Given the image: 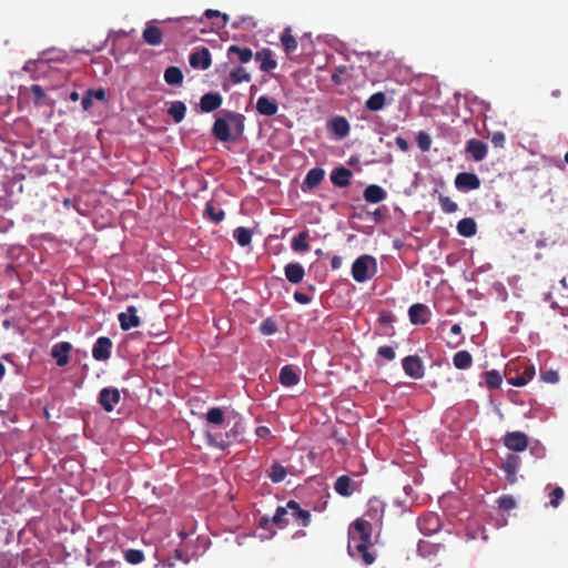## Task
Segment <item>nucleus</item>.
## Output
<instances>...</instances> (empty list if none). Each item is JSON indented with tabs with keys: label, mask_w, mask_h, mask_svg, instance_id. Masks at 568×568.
Instances as JSON below:
<instances>
[{
	"label": "nucleus",
	"mask_w": 568,
	"mask_h": 568,
	"mask_svg": "<svg viewBox=\"0 0 568 568\" xmlns=\"http://www.w3.org/2000/svg\"><path fill=\"white\" fill-rule=\"evenodd\" d=\"M71 344L68 342H60L51 349V356L55 358L58 366H64L69 363V352Z\"/></svg>",
	"instance_id": "obj_22"
},
{
	"label": "nucleus",
	"mask_w": 568,
	"mask_h": 568,
	"mask_svg": "<svg viewBox=\"0 0 568 568\" xmlns=\"http://www.w3.org/2000/svg\"><path fill=\"white\" fill-rule=\"evenodd\" d=\"M353 173L344 166L335 168L331 173V181L335 186L346 187L351 184Z\"/></svg>",
	"instance_id": "obj_21"
},
{
	"label": "nucleus",
	"mask_w": 568,
	"mask_h": 568,
	"mask_svg": "<svg viewBox=\"0 0 568 568\" xmlns=\"http://www.w3.org/2000/svg\"><path fill=\"white\" fill-rule=\"evenodd\" d=\"M372 532V524L363 518L356 519L348 528V554L365 565H372L375 561V556L369 551L373 545Z\"/></svg>",
	"instance_id": "obj_1"
},
{
	"label": "nucleus",
	"mask_w": 568,
	"mask_h": 568,
	"mask_svg": "<svg viewBox=\"0 0 568 568\" xmlns=\"http://www.w3.org/2000/svg\"><path fill=\"white\" fill-rule=\"evenodd\" d=\"M465 151L471 156L474 161L480 162L486 158L488 148L483 141L470 139L466 143Z\"/></svg>",
	"instance_id": "obj_14"
},
{
	"label": "nucleus",
	"mask_w": 568,
	"mask_h": 568,
	"mask_svg": "<svg viewBox=\"0 0 568 568\" xmlns=\"http://www.w3.org/2000/svg\"><path fill=\"white\" fill-rule=\"evenodd\" d=\"M233 237L240 246H247L252 241V232L243 226L234 230Z\"/></svg>",
	"instance_id": "obj_41"
},
{
	"label": "nucleus",
	"mask_w": 568,
	"mask_h": 568,
	"mask_svg": "<svg viewBox=\"0 0 568 568\" xmlns=\"http://www.w3.org/2000/svg\"><path fill=\"white\" fill-rule=\"evenodd\" d=\"M0 568H14L7 555H0Z\"/></svg>",
	"instance_id": "obj_64"
},
{
	"label": "nucleus",
	"mask_w": 568,
	"mask_h": 568,
	"mask_svg": "<svg viewBox=\"0 0 568 568\" xmlns=\"http://www.w3.org/2000/svg\"><path fill=\"white\" fill-rule=\"evenodd\" d=\"M485 385L488 389L499 388L503 382L501 374L497 369L487 371L483 374Z\"/></svg>",
	"instance_id": "obj_33"
},
{
	"label": "nucleus",
	"mask_w": 568,
	"mask_h": 568,
	"mask_svg": "<svg viewBox=\"0 0 568 568\" xmlns=\"http://www.w3.org/2000/svg\"><path fill=\"white\" fill-rule=\"evenodd\" d=\"M408 315L414 325H424L430 321V310L425 304H413L408 310Z\"/></svg>",
	"instance_id": "obj_10"
},
{
	"label": "nucleus",
	"mask_w": 568,
	"mask_h": 568,
	"mask_svg": "<svg viewBox=\"0 0 568 568\" xmlns=\"http://www.w3.org/2000/svg\"><path fill=\"white\" fill-rule=\"evenodd\" d=\"M284 273L286 280L293 284L302 282L305 275L304 267L300 263H288L284 267Z\"/></svg>",
	"instance_id": "obj_25"
},
{
	"label": "nucleus",
	"mask_w": 568,
	"mask_h": 568,
	"mask_svg": "<svg viewBox=\"0 0 568 568\" xmlns=\"http://www.w3.org/2000/svg\"><path fill=\"white\" fill-rule=\"evenodd\" d=\"M226 118L229 119L231 125L234 126V129H235L234 136H236V139H237L240 135H242V133L244 131V115L241 113L229 112L226 114Z\"/></svg>",
	"instance_id": "obj_39"
},
{
	"label": "nucleus",
	"mask_w": 568,
	"mask_h": 568,
	"mask_svg": "<svg viewBox=\"0 0 568 568\" xmlns=\"http://www.w3.org/2000/svg\"><path fill=\"white\" fill-rule=\"evenodd\" d=\"M294 300L300 304H308L311 302V296L302 292L294 293Z\"/></svg>",
	"instance_id": "obj_59"
},
{
	"label": "nucleus",
	"mask_w": 568,
	"mask_h": 568,
	"mask_svg": "<svg viewBox=\"0 0 568 568\" xmlns=\"http://www.w3.org/2000/svg\"><path fill=\"white\" fill-rule=\"evenodd\" d=\"M287 475V470L281 464H273L268 477L273 483H281Z\"/></svg>",
	"instance_id": "obj_46"
},
{
	"label": "nucleus",
	"mask_w": 568,
	"mask_h": 568,
	"mask_svg": "<svg viewBox=\"0 0 568 568\" xmlns=\"http://www.w3.org/2000/svg\"><path fill=\"white\" fill-rule=\"evenodd\" d=\"M149 335L152 337L158 338L156 344H163L168 341V337H164L166 335V324L160 323L159 325L152 324L149 329Z\"/></svg>",
	"instance_id": "obj_42"
},
{
	"label": "nucleus",
	"mask_w": 568,
	"mask_h": 568,
	"mask_svg": "<svg viewBox=\"0 0 568 568\" xmlns=\"http://www.w3.org/2000/svg\"><path fill=\"white\" fill-rule=\"evenodd\" d=\"M363 196L366 202L376 204L384 201L387 197V193L382 186L371 184L364 190Z\"/></svg>",
	"instance_id": "obj_23"
},
{
	"label": "nucleus",
	"mask_w": 568,
	"mask_h": 568,
	"mask_svg": "<svg viewBox=\"0 0 568 568\" xmlns=\"http://www.w3.org/2000/svg\"><path fill=\"white\" fill-rule=\"evenodd\" d=\"M307 239H308V232L307 231H303V232H300L296 236L293 237L292 240V248L296 252H306L310 250V245L307 243Z\"/></svg>",
	"instance_id": "obj_35"
},
{
	"label": "nucleus",
	"mask_w": 568,
	"mask_h": 568,
	"mask_svg": "<svg viewBox=\"0 0 568 568\" xmlns=\"http://www.w3.org/2000/svg\"><path fill=\"white\" fill-rule=\"evenodd\" d=\"M438 202L444 213L450 214L455 213L458 210L457 203L454 202L449 196H446L444 194L438 195Z\"/></svg>",
	"instance_id": "obj_44"
},
{
	"label": "nucleus",
	"mask_w": 568,
	"mask_h": 568,
	"mask_svg": "<svg viewBox=\"0 0 568 568\" xmlns=\"http://www.w3.org/2000/svg\"><path fill=\"white\" fill-rule=\"evenodd\" d=\"M87 92L95 100L108 102V93L106 90L103 88L99 89H89Z\"/></svg>",
	"instance_id": "obj_54"
},
{
	"label": "nucleus",
	"mask_w": 568,
	"mask_h": 568,
	"mask_svg": "<svg viewBox=\"0 0 568 568\" xmlns=\"http://www.w3.org/2000/svg\"><path fill=\"white\" fill-rule=\"evenodd\" d=\"M454 183L455 187L463 192L477 190L481 184L480 179L475 173L470 172L458 173Z\"/></svg>",
	"instance_id": "obj_6"
},
{
	"label": "nucleus",
	"mask_w": 568,
	"mask_h": 568,
	"mask_svg": "<svg viewBox=\"0 0 568 568\" xmlns=\"http://www.w3.org/2000/svg\"><path fill=\"white\" fill-rule=\"evenodd\" d=\"M405 374L414 379H420L424 376L425 369L423 362L417 355H409L402 361Z\"/></svg>",
	"instance_id": "obj_5"
},
{
	"label": "nucleus",
	"mask_w": 568,
	"mask_h": 568,
	"mask_svg": "<svg viewBox=\"0 0 568 568\" xmlns=\"http://www.w3.org/2000/svg\"><path fill=\"white\" fill-rule=\"evenodd\" d=\"M453 364L457 369H467L473 364V356L468 351H459L454 354Z\"/></svg>",
	"instance_id": "obj_31"
},
{
	"label": "nucleus",
	"mask_w": 568,
	"mask_h": 568,
	"mask_svg": "<svg viewBox=\"0 0 568 568\" xmlns=\"http://www.w3.org/2000/svg\"><path fill=\"white\" fill-rule=\"evenodd\" d=\"M417 143L422 151H428L432 145V139L426 132L420 131L417 135Z\"/></svg>",
	"instance_id": "obj_51"
},
{
	"label": "nucleus",
	"mask_w": 568,
	"mask_h": 568,
	"mask_svg": "<svg viewBox=\"0 0 568 568\" xmlns=\"http://www.w3.org/2000/svg\"><path fill=\"white\" fill-rule=\"evenodd\" d=\"M496 503L500 511H509L517 505L516 499L511 495H503Z\"/></svg>",
	"instance_id": "obj_45"
},
{
	"label": "nucleus",
	"mask_w": 568,
	"mask_h": 568,
	"mask_svg": "<svg viewBox=\"0 0 568 568\" xmlns=\"http://www.w3.org/2000/svg\"><path fill=\"white\" fill-rule=\"evenodd\" d=\"M183 72L178 67H169L164 71V81L169 85H180L183 82Z\"/></svg>",
	"instance_id": "obj_32"
},
{
	"label": "nucleus",
	"mask_w": 568,
	"mask_h": 568,
	"mask_svg": "<svg viewBox=\"0 0 568 568\" xmlns=\"http://www.w3.org/2000/svg\"><path fill=\"white\" fill-rule=\"evenodd\" d=\"M326 125L337 139H344L349 134L351 125L344 116L336 115L329 119Z\"/></svg>",
	"instance_id": "obj_11"
},
{
	"label": "nucleus",
	"mask_w": 568,
	"mask_h": 568,
	"mask_svg": "<svg viewBox=\"0 0 568 568\" xmlns=\"http://www.w3.org/2000/svg\"><path fill=\"white\" fill-rule=\"evenodd\" d=\"M395 143L398 146V149L402 150L403 152H407L409 150V143L403 136H396Z\"/></svg>",
	"instance_id": "obj_60"
},
{
	"label": "nucleus",
	"mask_w": 568,
	"mask_h": 568,
	"mask_svg": "<svg viewBox=\"0 0 568 568\" xmlns=\"http://www.w3.org/2000/svg\"><path fill=\"white\" fill-rule=\"evenodd\" d=\"M223 102L222 95L217 92L205 93L201 97L200 108L203 112H212L221 106Z\"/></svg>",
	"instance_id": "obj_18"
},
{
	"label": "nucleus",
	"mask_w": 568,
	"mask_h": 568,
	"mask_svg": "<svg viewBox=\"0 0 568 568\" xmlns=\"http://www.w3.org/2000/svg\"><path fill=\"white\" fill-rule=\"evenodd\" d=\"M367 471L365 464H358V470L351 471L348 475L352 476L355 479H361L363 475H365Z\"/></svg>",
	"instance_id": "obj_62"
},
{
	"label": "nucleus",
	"mask_w": 568,
	"mask_h": 568,
	"mask_svg": "<svg viewBox=\"0 0 568 568\" xmlns=\"http://www.w3.org/2000/svg\"><path fill=\"white\" fill-rule=\"evenodd\" d=\"M31 92L34 97L36 104H40L41 100L45 97L44 90L39 84L31 85Z\"/></svg>",
	"instance_id": "obj_57"
},
{
	"label": "nucleus",
	"mask_w": 568,
	"mask_h": 568,
	"mask_svg": "<svg viewBox=\"0 0 568 568\" xmlns=\"http://www.w3.org/2000/svg\"><path fill=\"white\" fill-rule=\"evenodd\" d=\"M112 341L106 336H100L93 347L92 356L97 361H108L111 356Z\"/></svg>",
	"instance_id": "obj_12"
},
{
	"label": "nucleus",
	"mask_w": 568,
	"mask_h": 568,
	"mask_svg": "<svg viewBox=\"0 0 568 568\" xmlns=\"http://www.w3.org/2000/svg\"><path fill=\"white\" fill-rule=\"evenodd\" d=\"M530 452L536 458H544L545 456V448L539 444H535L534 446H531Z\"/></svg>",
	"instance_id": "obj_61"
},
{
	"label": "nucleus",
	"mask_w": 568,
	"mask_h": 568,
	"mask_svg": "<svg viewBox=\"0 0 568 568\" xmlns=\"http://www.w3.org/2000/svg\"><path fill=\"white\" fill-rule=\"evenodd\" d=\"M118 318L121 328L124 331L136 327L140 324V317L134 306H129L125 312L119 314Z\"/></svg>",
	"instance_id": "obj_17"
},
{
	"label": "nucleus",
	"mask_w": 568,
	"mask_h": 568,
	"mask_svg": "<svg viewBox=\"0 0 568 568\" xmlns=\"http://www.w3.org/2000/svg\"><path fill=\"white\" fill-rule=\"evenodd\" d=\"M418 527L424 535H433L440 528L439 518L435 515L422 516L418 519Z\"/></svg>",
	"instance_id": "obj_20"
},
{
	"label": "nucleus",
	"mask_w": 568,
	"mask_h": 568,
	"mask_svg": "<svg viewBox=\"0 0 568 568\" xmlns=\"http://www.w3.org/2000/svg\"><path fill=\"white\" fill-rule=\"evenodd\" d=\"M377 272V263L375 257L371 255H361L357 257L352 265L353 278L363 283L371 280Z\"/></svg>",
	"instance_id": "obj_3"
},
{
	"label": "nucleus",
	"mask_w": 568,
	"mask_h": 568,
	"mask_svg": "<svg viewBox=\"0 0 568 568\" xmlns=\"http://www.w3.org/2000/svg\"><path fill=\"white\" fill-rule=\"evenodd\" d=\"M549 497H550L549 505L554 508L558 507L564 497L562 488L556 487L555 489L551 490V493L549 494Z\"/></svg>",
	"instance_id": "obj_52"
},
{
	"label": "nucleus",
	"mask_w": 568,
	"mask_h": 568,
	"mask_svg": "<svg viewBox=\"0 0 568 568\" xmlns=\"http://www.w3.org/2000/svg\"><path fill=\"white\" fill-rule=\"evenodd\" d=\"M230 81L233 84L250 82L251 74L243 67H236L230 72Z\"/></svg>",
	"instance_id": "obj_40"
},
{
	"label": "nucleus",
	"mask_w": 568,
	"mask_h": 568,
	"mask_svg": "<svg viewBox=\"0 0 568 568\" xmlns=\"http://www.w3.org/2000/svg\"><path fill=\"white\" fill-rule=\"evenodd\" d=\"M224 419H225L224 412L220 407L210 408L206 413V420L210 424L221 425V424H223Z\"/></svg>",
	"instance_id": "obj_43"
},
{
	"label": "nucleus",
	"mask_w": 568,
	"mask_h": 568,
	"mask_svg": "<svg viewBox=\"0 0 568 568\" xmlns=\"http://www.w3.org/2000/svg\"><path fill=\"white\" fill-rule=\"evenodd\" d=\"M255 108H256V111L261 115H265V116H273L278 111V105H277L276 100L273 98H270L267 95L260 97L257 99Z\"/></svg>",
	"instance_id": "obj_16"
},
{
	"label": "nucleus",
	"mask_w": 568,
	"mask_h": 568,
	"mask_svg": "<svg viewBox=\"0 0 568 568\" xmlns=\"http://www.w3.org/2000/svg\"><path fill=\"white\" fill-rule=\"evenodd\" d=\"M325 171L322 168L311 169L304 179V185L310 190L314 189L323 181Z\"/></svg>",
	"instance_id": "obj_28"
},
{
	"label": "nucleus",
	"mask_w": 568,
	"mask_h": 568,
	"mask_svg": "<svg viewBox=\"0 0 568 568\" xmlns=\"http://www.w3.org/2000/svg\"><path fill=\"white\" fill-rule=\"evenodd\" d=\"M377 354L387 361H393L395 358V351L390 346H381Z\"/></svg>",
	"instance_id": "obj_56"
},
{
	"label": "nucleus",
	"mask_w": 568,
	"mask_h": 568,
	"mask_svg": "<svg viewBox=\"0 0 568 568\" xmlns=\"http://www.w3.org/2000/svg\"><path fill=\"white\" fill-rule=\"evenodd\" d=\"M271 434V430L266 426H258L256 428V435L261 438H265Z\"/></svg>",
	"instance_id": "obj_63"
},
{
	"label": "nucleus",
	"mask_w": 568,
	"mask_h": 568,
	"mask_svg": "<svg viewBox=\"0 0 568 568\" xmlns=\"http://www.w3.org/2000/svg\"><path fill=\"white\" fill-rule=\"evenodd\" d=\"M457 232L464 237H471L477 232V224L473 217H464L457 223Z\"/></svg>",
	"instance_id": "obj_27"
},
{
	"label": "nucleus",
	"mask_w": 568,
	"mask_h": 568,
	"mask_svg": "<svg viewBox=\"0 0 568 568\" xmlns=\"http://www.w3.org/2000/svg\"><path fill=\"white\" fill-rule=\"evenodd\" d=\"M229 119L217 118L213 124L212 133L221 142L235 141L236 136L231 133Z\"/></svg>",
	"instance_id": "obj_8"
},
{
	"label": "nucleus",
	"mask_w": 568,
	"mask_h": 568,
	"mask_svg": "<svg viewBox=\"0 0 568 568\" xmlns=\"http://www.w3.org/2000/svg\"><path fill=\"white\" fill-rule=\"evenodd\" d=\"M288 510L290 508H287V504L285 506H278L272 518V523L278 526L280 528L286 527L288 525Z\"/></svg>",
	"instance_id": "obj_38"
},
{
	"label": "nucleus",
	"mask_w": 568,
	"mask_h": 568,
	"mask_svg": "<svg viewBox=\"0 0 568 568\" xmlns=\"http://www.w3.org/2000/svg\"><path fill=\"white\" fill-rule=\"evenodd\" d=\"M120 400V393L116 388H103L99 394V403L106 412H112Z\"/></svg>",
	"instance_id": "obj_15"
},
{
	"label": "nucleus",
	"mask_w": 568,
	"mask_h": 568,
	"mask_svg": "<svg viewBox=\"0 0 568 568\" xmlns=\"http://www.w3.org/2000/svg\"><path fill=\"white\" fill-rule=\"evenodd\" d=\"M92 104H93V98L88 92H85V94L83 95V98L81 100L82 109L84 111H88L92 108Z\"/></svg>",
	"instance_id": "obj_58"
},
{
	"label": "nucleus",
	"mask_w": 568,
	"mask_h": 568,
	"mask_svg": "<svg viewBox=\"0 0 568 568\" xmlns=\"http://www.w3.org/2000/svg\"><path fill=\"white\" fill-rule=\"evenodd\" d=\"M540 378L545 383L557 384L559 382V374L555 369L540 371Z\"/></svg>",
	"instance_id": "obj_50"
},
{
	"label": "nucleus",
	"mask_w": 568,
	"mask_h": 568,
	"mask_svg": "<svg viewBox=\"0 0 568 568\" xmlns=\"http://www.w3.org/2000/svg\"><path fill=\"white\" fill-rule=\"evenodd\" d=\"M204 215L214 223L223 221L225 213L222 209L216 207L212 202H207L204 210Z\"/></svg>",
	"instance_id": "obj_36"
},
{
	"label": "nucleus",
	"mask_w": 568,
	"mask_h": 568,
	"mask_svg": "<svg viewBox=\"0 0 568 568\" xmlns=\"http://www.w3.org/2000/svg\"><path fill=\"white\" fill-rule=\"evenodd\" d=\"M281 42L286 53L294 52L297 49V41L291 33V28L284 29L281 36Z\"/></svg>",
	"instance_id": "obj_37"
},
{
	"label": "nucleus",
	"mask_w": 568,
	"mask_h": 568,
	"mask_svg": "<svg viewBox=\"0 0 568 568\" xmlns=\"http://www.w3.org/2000/svg\"><path fill=\"white\" fill-rule=\"evenodd\" d=\"M501 469L505 471V478L508 485L517 483V464H501Z\"/></svg>",
	"instance_id": "obj_47"
},
{
	"label": "nucleus",
	"mask_w": 568,
	"mask_h": 568,
	"mask_svg": "<svg viewBox=\"0 0 568 568\" xmlns=\"http://www.w3.org/2000/svg\"><path fill=\"white\" fill-rule=\"evenodd\" d=\"M361 485V479H355L349 475H342L336 479L334 489L338 495L347 497L357 491Z\"/></svg>",
	"instance_id": "obj_4"
},
{
	"label": "nucleus",
	"mask_w": 568,
	"mask_h": 568,
	"mask_svg": "<svg viewBox=\"0 0 568 568\" xmlns=\"http://www.w3.org/2000/svg\"><path fill=\"white\" fill-rule=\"evenodd\" d=\"M439 548V545H432L428 541H420L418 545V551L425 556L432 552H436Z\"/></svg>",
	"instance_id": "obj_53"
},
{
	"label": "nucleus",
	"mask_w": 568,
	"mask_h": 568,
	"mask_svg": "<svg viewBox=\"0 0 568 568\" xmlns=\"http://www.w3.org/2000/svg\"><path fill=\"white\" fill-rule=\"evenodd\" d=\"M504 445L513 452H523L528 447V437L523 432H509L504 436Z\"/></svg>",
	"instance_id": "obj_7"
},
{
	"label": "nucleus",
	"mask_w": 568,
	"mask_h": 568,
	"mask_svg": "<svg viewBox=\"0 0 568 568\" xmlns=\"http://www.w3.org/2000/svg\"><path fill=\"white\" fill-rule=\"evenodd\" d=\"M536 374L535 366L528 361L510 363L506 366L505 376L508 384L523 387L530 382Z\"/></svg>",
	"instance_id": "obj_2"
},
{
	"label": "nucleus",
	"mask_w": 568,
	"mask_h": 568,
	"mask_svg": "<svg viewBox=\"0 0 568 568\" xmlns=\"http://www.w3.org/2000/svg\"><path fill=\"white\" fill-rule=\"evenodd\" d=\"M278 379L283 386L291 387L300 382V376L291 365H285L281 368Z\"/></svg>",
	"instance_id": "obj_26"
},
{
	"label": "nucleus",
	"mask_w": 568,
	"mask_h": 568,
	"mask_svg": "<svg viewBox=\"0 0 568 568\" xmlns=\"http://www.w3.org/2000/svg\"><path fill=\"white\" fill-rule=\"evenodd\" d=\"M123 557L125 561L132 565H138L142 562V550L138 549H125L123 551Z\"/></svg>",
	"instance_id": "obj_48"
},
{
	"label": "nucleus",
	"mask_w": 568,
	"mask_h": 568,
	"mask_svg": "<svg viewBox=\"0 0 568 568\" xmlns=\"http://www.w3.org/2000/svg\"><path fill=\"white\" fill-rule=\"evenodd\" d=\"M163 40L162 31L151 21L144 28V43L150 45H160Z\"/></svg>",
	"instance_id": "obj_24"
},
{
	"label": "nucleus",
	"mask_w": 568,
	"mask_h": 568,
	"mask_svg": "<svg viewBox=\"0 0 568 568\" xmlns=\"http://www.w3.org/2000/svg\"><path fill=\"white\" fill-rule=\"evenodd\" d=\"M189 62L194 69L207 70L212 64L210 50L203 47L193 51L189 57Z\"/></svg>",
	"instance_id": "obj_9"
},
{
	"label": "nucleus",
	"mask_w": 568,
	"mask_h": 568,
	"mask_svg": "<svg viewBox=\"0 0 568 568\" xmlns=\"http://www.w3.org/2000/svg\"><path fill=\"white\" fill-rule=\"evenodd\" d=\"M227 54H236L241 63H247L253 58V51L250 48H242L236 44L229 47Z\"/></svg>",
	"instance_id": "obj_34"
},
{
	"label": "nucleus",
	"mask_w": 568,
	"mask_h": 568,
	"mask_svg": "<svg viewBox=\"0 0 568 568\" xmlns=\"http://www.w3.org/2000/svg\"><path fill=\"white\" fill-rule=\"evenodd\" d=\"M288 515L302 527H307L311 523V513L302 509L295 500L287 501Z\"/></svg>",
	"instance_id": "obj_13"
},
{
	"label": "nucleus",
	"mask_w": 568,
	"mask_h": 568,
	"mask_svg": "<svg viewBox=\"0 0 568 568\" xmlns=\"http://www.w3.org/2000/svg\"><path fill=\"white\" fill-rule=\"evenodd\" d=\"M490 141L495 148H504L505 142H506V136H505L504 132L497 131L491 134Z\"/></svg>",
	"instance_id": "obj_55"
},
{
	"label": "nucleus",
	"mask_w": 568,
	"mask_h": 568,
	"mask_svg": "<svg viewBox=\"0 0 568 568\" xmlns=\"http://www.w3.org/2000/svg\"><path fill=\"white\" fill-rule=\"evenodd\" d=\"M386 104V95L384 92H375L365 102V108L372 112L384 109Z\"/></svg>",
	"instance_id": "obj_29"
},
{
	"label": "nucleus",
	"mask_w": 568,
	"mask_h": 568,
	"mask_svg": "<svg viewBox=\"0 0 568 568\" xmlns=\"http://www.w3.org/2000/svg\"><path fill=\"white\" fill-rule=\"evenodd\" d=\"M254 58L256 61L261 62L260 69L263 72H270L277 67V62L273 57V52L268 48H265V49L256 52Z\"/></svg>",
	"instance_id": "obj_19"
},
{
	"label": "nucleus",
	"mask_w": 568,
	"mask_h": 568,
	"mask_svg": "<svg viewBox=\"0 0 568 568\" xmlns=\"http://www.w3.org/2000/svg\"><path fill=\"white\" fill-rule=\"evenodd\" d=\"M260 329L263 335H273L277 332L276 322L268 317L262 322Z\"/></svg>",
	"instance_id": "obj_49"
},
{
	"label": "nucleus",
	"mask_w": 568,
	"mask_h": 568,
	"mask_svg": "<svg viewBox=\"0 0 568 568\" xmlns=\"http://www.w3.org/2000/svg\"><path fill=\"white\" fill-rule=\"evenodd\" d=\"M186 112V105L182 101H173L170 103L168 114L173 119L175 123H180L184 120Z\"/></svg>",
	"instance_id": "obj_30"
}]
</instances>
